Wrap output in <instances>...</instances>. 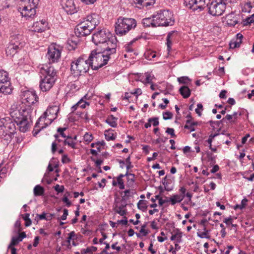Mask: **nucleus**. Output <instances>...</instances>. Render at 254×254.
Masks as SVG:
<instances>
[{
	"mask_svg": "<svg viewBox=\"0 0 254 254\" xmlns=\"http://www.w3.org/2000/svg\"><path fill=\"white\" fill-rule=\"evenodd\" d=\"M181 235H179V237H178L176 240V243L175 244V249L176 251H178L180 249V246L179 245L178 243L181 242Z\"/></svg>",
	"mask_w": 254,
	"mask_h": 254,
	"instance_id": "58",
	"label": "nucleus"
},
{
	"mask_svg": "<svg viewBox=\"0 0 254 254\" xmlns=\"http://www.w3.org/2000/svg\"><path fill=\"white\" fill-rule=\"evenodd\" d=\"M21 40L22 36L19 34L11 36L10 41L5 49L7 56L13 57L23 47L24 44Z\"/></svg>",
	"mask_w": 254,
	"mask_h": 254,
	"instance_id": "11",
	"label": "nucleus"
},
{
	"mask_svg": "<svg viewBox=\"0 0 254 254\" xmlns=\"http://www.w3.org/2000/svg\"><path fill=\"white\" fill-rule=\"evenodd\" d=\"M39 2V0H21L18 10L22 16L27 19L33 17L36 14V8Z\"/></svg>",
	"mask_w": 254,
	"mask_h": 254,
	"instance_id": "9",
	"label": "nucleus"
},
{
	"mask_svg": "<svg viewBox=\"0 0 254 254\" xmlns=\"http://www.w3.org/2000/svg\"><path fill=\"white\" fill-rule=\"evenodd\" d=\"M149 122H151L154 127L157 126L159 124V118L158 117H154L148 119Z\"/></svg>",
	"mask_w": 254,
	"mask_h": 254,
	"instance_id": "48",
	"label": "nucleus"
},
{
	"mask_svg": "<svg viewBox=\"0 0 254 254\" xmlns=\"http://www.w3.org/2000/svg\"><path fill=\"white\" fill-rule=\"evenodd\" d=\"M67 195H66V194L64 195V197L62 198V201L64 203H66V205L67 207H69L71 205V203L67 198V196L69 195V193L68 192H67Z\"/></svg>",
	"mask_w": 254,
	"mask_h": 254,
	"instance_id": "50",
	"label": "nucleus"
},
{
	"mask_svg": "<svg viewBox=\"0 0 254 254\" xmlns=\"http://www.w3.org/2000/svg\"><path fill=\"white\" fill-rule=\"evenodd\" d=\"M156 27L171 26L174 23L173 14L169 10H161L153 15Z\"/></svg>",
	"mask_w": 254,
	"mask_h": 254,
	"instance_id": "10",
	"label": "nucleus"
},
{
	"mask_svg": "<svg viewBox=\"0 0 254 254\" xmlns=\"http://www.w3.org/2000/svg\"><path fill=\"white\" fill-rule=\"evenodd\" d=\"M178 36V33L177 31H171L169 32L167 36L166 40H167V46L168 50L169 51L171 49L172 42Z\"/></svg>",
	"mask_w": 254,
	"mask_h": 254,
	"instance_id": "23",
	"label": "nucleus"
},
{
	"mask_svg": "<svg viewBox=\"0 0 254 254\" xmlns=\"http://www.w3.org/2000/svg\"><path fill=\"white\" fill-rule=\"evenodd\" d=\"M105 139L108 141L113 140L116 138V136L114 135V133L110 132L109 130L105 131Z\"/></svg>",
	"mask_w": 254,
	"mask_h": 254,
	"instance_id": "40",
	"label": "nucleus"
},
{
	"mask_svg": "<svg viewBox=\"0 0 254 254\" xmlns=\"http://www.w3.org/2000/svg\"><path fill=\"white\" fill-rule=\"evenodd\" d=\"M138 208L145 211L147 208V201L145 200H139L137 203Z\"/></svg>",
	"mask_w": 254,
	"mask_h": 254,
	"instance_id": "36",
	"label": "nucleus"
},
{
	"mask_svg": "<svg viewBox=\"0 0 254 254\" xmlns=\"http://www.w3.org/2000/svg\"><path fill=\"white\" fill-rule=\"evenodd\" d=\"M87 95H85L78 102L80 103V104L79 105V107H80L82 109H84L87 105L89 106L90 104L89 102L84 100V99H87Z\"/></svg>",
	"mask_w": 254,
	"mask_h": 254,
	"instance_id": "37",
	"label": "nucleus"
},
{
	"mask_svg": "<svg viewBox=\"0 0 254 254\" xmlns=\"http://www.w3.org/2000/svg\"><path fill=\"white\" fill-rule=\"evenodd\" d=\"M35 196H41L44 193V189L40 185H36L33 190Z\"/></svg>",
	"mask_w": 254,
	"mask_h": 254,
	"instance_id": "33",
	"label": "nucleus"
},
{
	"mask_svg": "<svg viewBox=\"0 0 254 254\" xmlns=\"http://www.w3.org/2000/svg\"><path fill=\"white\" fill-rule=\"evenodd\" d=\"M104 53L102 50H100L98 49L91 52L89 56V60L91 63L92 69L97 70L107 64L109 61H111L113 62L115 61Z\"/></svg>",
	"mask_w": 254,
	"mask_h": 254,
	"instance_id": "6",
	"label": "nucleus"
},
{
	"mask_svg": "<svg viewBox=\"0 0 254 254\" xmlns=\"http://www.w3.org/2000/svg\"><path fill=\"white\" fill-rule=\"evenodd\" d=\"M117 120L118 119L113 115H110L106 119V122L111 127H116L117 126Z\"/></svg>",
	"mask_w": 254,
	"mask_h": 254,
	"instance_id": "32",
	"label": "nucleus"
},
{
	"mask_svg": "<svg viewBox=\"0 0 254 254\" xmlns=\"http://www.w3.org/2000/svg\"><path fill=\"white\" fill-rule=\"evenodd\" d=\"M21 241L20 240L18 237H13L11 239L10 244L8 246V248H11L12 246L17 245Z\"/></svg>",
	"mask_w": 254,
	"mask_h": 254,
	"instance_id": "42",
	"label": "nucleus"
},
{
	"mask_svg": "<svg viewBox=\"0 0 254 254\" xmlns=\"http://www.w3.org/2000/svg\"><path fill=\"white\" fill-rule=\"evenodd\" d=\"M123 177H124V175L121 174L116 178L117 185L120 190H123L125 189V184L123 180Z\"/></svg>",
	"mask_w": 254,
	"mask_h": 254,
	"instance_id": "35",
	"label": "nucleus"
},
{
	"mask_svg": "<svg viewBox=\"0 0 254 254\" xmlns=\"http://www.w3.org/2000/svg\"><path fill=\"white\" fill-rule=\"evenodd\" d=\"M7 172V169L3 166V162L0 164V177H3Z\"/></svg>",
	"mask_w": 254,
	"mask_h": 254,
	"instance_id": "49",
	"label": "nucleus"
},
{
	"mask_svg": "<svg viewBox=\"0 0 254 254\" xmlns=\"http://www.w3.org/2000/svg\"><path fill=\"white\" fill-rule=\"evenodd\" d=\"M226 119L229 121V122L231 124L235 123V120L233 119V117L232 115H227L225 118H223L221 121L225 122V120Z\"/></svg>",
	"mask_w": 254,
	"mask_h": 254,
	"instance_id": "56",
	"label": "nucleus"
},
{
	"mask_svg": "<svg viewBox=\"0 0 254 254\" xmlns=\"http://www.w3.org/2000/svg\"><path fill=\"white\" fill-rule=\"evenodd\" d=\"M38 101V97L35 92L27 90L23 92L21 102L11 105L9 114L14 119L20 131L26 132L31 126L34 109L32 106Z\"/></svg>",
	"mask_w": 254,
	"mask_h": 254,
	"instance_id": "1",
	"label": "nucleus"
},
{
	"mask_svg": "<svg viewBox=\"0 0 254 254\" xmlns=\"http://www.w3.org/2000/svg\"><path fill=\"white\" fill-rule=\"evenodd\" d=\"M125 176L127 177V186L129 187H132L135 182V175L133 174L128 173L127 171L124 175V177Z\"/></svg>",
	"mask_w": 254,
	"mask_h": 254,
	"instance_id": "31",
	"label": "nucleus"
},
{
	"mask_svg": "<svg viewBox=\"0 0 254 254\" xmlns=\"http://www.w3.org/2000/svg\"><path fill=\"white\" fill-rule=\"evenodd\" d=\"M180 94L184 98H188L190 96V90L187 86H183L179 89Z\"/></svg>",
	"mask_w": 254,
	"mask_h": 254,
	"instance_id": "29",
	"label": "nucleus"
},
{
	"mask_svg": "<svg viewBox=\"0 0 254 254\" xmlns=\"http://www.w3.org/2000/svg\"><path fill=\"white\" fill-rule=\"evenodd\" d=\"M13 121L9 118L0 119V136L7 141H10L16 133L15 124H17L14 119Z\"/></svg>",
	"mask_w": 254,
	"mask_h": 254,
	"instance_id": "7",
	"label": "nucleus"
},
{
	"mask_svg": "<svg viewBox=\"0 0 254 254\" xmlns=\"http://www.w3.org/2000/svg\"><path fill=\"white\" fill-rule=\"evenodd\" d=\"M41 77L57 78V71L50 64L43 65L40 70Z\"/></svg>",
	"mask_w": 254,
	"mask_h": 254,
	"instance_id": "16",
	"label": "nucleus"
},
{
	"mask_svg": "<svg viewBox=\"0 0 254 254\" xmlns=\"http://www.w3.org/2000/svg\"><path fill=\"white\" fill-rule=\"evenodd\" d=\"M172 117L173 114L170 112L167 111L163 114V118L165 120L171 119Z\"/></svg>",
	"mask_w": 254,
	"mask_h": 254,
	"instance_id": "53",
	"label": "nucleus"
},
{
	"mask_svg": "<svg viewBox=\"0 0 254 254\" xmlns=\"http://www.w3.org/2000/svg\"><path fill=\"white\" fill-rule=\"evenodd\" d=\"M136 25V21L133 18L119 17L116 23V33L120 36L126 35L128 31L134 29Z\"/></svg>",
	"mask_w": 254,
	"mask_h": 254,
	"instance_id": "8",
	"label": "nucleus"
},
{
	"mask_svg": "<svg viewBox=\"0 0 254 254\" xmlns=\"http://www.w3.org/2000/svg\"><path fill=\"white\" fill-rule=\"evenodd\" d=\"M70 160L67 155L64 154L62 156V162L63 164H66L70 162Z\"/></svg>",
	"mask_w": 254,
	"mask_h": 254,
	"instance_id": "60",
	"label": "nucleus"
},
{
	"mask_svg": "<svg viewBox=\"0 0 254 254\" xmlns=\"http://www.w3.org/2000/svg\"><path fill=\"white\" fill-rule=\"evenodd\" d=\"M204 229V231L198 232L197 236L200 238H209L208 231L205 228Z\"/></svg>",
	"mask_w": 254,
	"mask_h": 254,
	"instance_id": "47",
	"label": "nucleus"
},
{
	"mask_svg": "<svg viewBox=\"0 0 254 254\" xmlns=\"http://www.w3.org/2000/svg\"><path fill=\"white\" fill-rule=\"evenodd\" d=\"M253 23H254V14H253L251 17H247L245 20L242 19V23L244 26H246Z\"/></svg>",
	"mask_w": 254,
	"mask_h": 254,
	"instance_id": "39",
	"label": "nucleus"
},
{
	"mask_svg": "<svg viewBox=\"0 0 254 254\" xmlns=\"http://www.w3.org/2000/svg\"><path fill=\"white\" fill-rule=\"evenodd\" d=\"M235 0H209L206 7L208 12L213 16H221L225 11L229 4L233 3Z\"/></svg>",
	"mask_w": 254,
	"mask_h": 254,
	"instance_id": "5",
	"label": "nucleus"
},
{
	"mask_svg": "<svg viewBox=\"0 0 254 254\" xmlns=\"http://www.w3.org/2000/svg\"><path fill=\"white\" fill-rule=\"evenodd\" d=\"M184 199V197L179 194H174L169 198V200L172 205H174L177 203H180Z\"/></svg>",
	"mask_w": 254,
	"mask_h": 254,
	"instance_id": "30",
	"label": "nucleus"
},
{
	"mask_svg": "<svg viewBox=\"0 0 254 254\" xmlns=\"http://www.w3.org/2000/svg\"><path fill=\"white\" fill-rule=\"evenodd\" d=\"M54 189L58 193H60L64 191V186H60L57 184L54 187Z\"/></svg>",
	"mask_w": 254,
	"mask_h": 254,
	"instance_id": "57",
	"label": "nucleus"
},
{
	"mask_svg": "<svg viewBox=\"0 0 254 254\" xmlns=\"http://www.w3.org/2000/svg\"><path fill=\"white\" fill-rule=\"evenodd\" d=\"M248 202V200L247 198H244L242 201H241V203L240 205H238L237 204L236 206V208H240V209H243L245 207V206H246L247 205V202Z\"/></svg>",
	"mask_w": 254,
	"mask_h": 254,
	"instance_id": "51",
	"label": "nucleus"
},
{
	"mask_svg": "<svg viewBox=\"0 0 254 254\" xmlns=\"http://www.w3.org/2000/svg\"><path fill=\"white\" fill-rule=\"evenodd\" d=\"M60 111V108L56 105L49 106L46 111L39 118L37 121L34 129L33 134L36 136L41 130V128L37 129L40 122L44 121V126H42V128H44L50 125L58 117V114Z\"/></svg>",
	"mask_w": 254,
	"mask_h": 254,
	"instance_id": "3",
	"label": "nucleus"
},
{
	"mask_svg": "<svg viewBox=\"0 0 254 254\" xmlns=\"http://www.w3.org/2000/svg\"><path fill=\"white\" fill-rule=\"evenodd\" d=\"M177 80L180 83L184 84H188L190 81V79L188 76L178 77Z\"/></svg>",
	"mask_w": 254,
	"mask_h": 254,
	"instance_id": "43",
	"label": "nucleus"
},
{
	"mask_svg": "<svg viewBox=\"0 0 254 254\" xmlns=\"http://www.w3.org/2000/svg\"><path fill=\"white\" fill-rule=\"evenodd\" d=\"M8 0H0V10L8 7Z\"/></svg>",
	"mask_w": 254,
	"mask_h": 254,
	"instance_id": "54",
	"label": "nucleus"
},
{
	"mask_svg": "<svg viewBox=\"0 0 254 254\" xmlns=\"http://www.w3.org/2000/svg\"><path fill=\"white\" fill-rule=\"evenodd\" d=\"M84 140L86 141V142H91L93 139V137L92 136V134H90L88 132H86L84 136Z\"/></svg>",
	"mask_w": 254,
	"mask_h": 254,
	"instance_id": "52",
	"label": "nucleus"
},
{
	"mask_svg": "<svg viewBox=\"0 0 254 254\" xmlns=\"http://www.w3.org/2000/svg\"><path fill=\"white\" fill-rule=\"evenodd\" d=\"M40 87L43 92L49 91L54 85L57 78L41 77Z\"/></svg>",
	"mask_w": 254,
	"mask_h": 254,
	"instance_id": "17",
	"label": "nucleus"
},
{
	"mask_svg": "<svg viewBox=\"0 0 254 254\" xmlns=\"http://www.w3.org/2000/svg\"><path fill=\"white\" fill-rule=\"evenodd\" d=\"M89 57L81 56L73 61L70 64V70L71 73L74 76H79L86 73L90 67H92Z\"/></svg>",
	"mask_w": 254,
	"mask_h": 254,
	"instance_id": "4",
	"label": "nucleus"
},
{
	"mask_svg": "<svg viewBox=\"0 0 254 254\" xmlns=\"http://www.w3.org/2000/svg\"><path fill=\"white\" fill-rule=\"evenodd\" d=\"M112 34L107 29H101L92 35L93 42L96 45H104L107 41L110 39Z\"/></svg>",
	"mask_w": 254,
	"mask_h": 254,
	"instance_id": "13",
	"label": "nucleus"
},
{
	"mask_svg": "<svg viewBox=\"0 0 254 254\" xmlns=\"http://www.w3.org/2000/svg\"><path fill=\"white\" fill-rule=\"evenodd\" d=\"M125 51L127 52H132L133 51V48L131 46L129 45V44H126L124 47Z\"/></svg>",
	"mask_w": 254,
	"mask_h": 254,
	"instance_id": "64",
	"label": "nucleus"
},
{
	"mask_svg": "<svg viewBox=\"0 0 254 254\" xmlns=\"http://www.w3.org/2000/svg\"><path fill=\"white\" fill-rule=\"evenodd\" d=\"M195 0H184V4L189 8L192 9L195 8V4H196Z\"/></svg>",
	"mask_w": 254,
	"mask_h": 254,
	"instance_id": "38",
	"label": "nucleus"
},
{
	"mask_svg": "<svg viewBox=\"0 0 254 254\" xmlns=\"http://www.w3.org/2000/svg\"><path fill=\"white\" fill-rule=\"evenodd\" d=\"M127 205V204L126 201L122 199L120 202H117L115 204L114 210L121 216H125L127 213V210L126 208Z\"/></svg>",
	"mask_w": 254,
	"mask_h": 254,
	"instance_id": "20",
	"label": "nucleus"
},
{
	"mask_svg": "<svg viewBox=\"0 0 254 254\" xmlns=\"http://www.w3.org/2000/svg\"><path fill=\"white\" fill-rule=\"evenodd\" d=\"M243 35L241 33H238L237 34V38L235 40H232L230 44V47L231 49H234L237 47H239L242 41Z\"/></svg>",
	"mask_w": 254,
	"mask_h": 254,
	"instance_id": "22",
	"label": "nucleus"
},
{
	"mask_svg": "<svg viewBox=\"0 0 254 254\" xmlns=\"http://www.w3.org/2000/svg\"><path fill=\"white\" fill-rule=\"evenodd\" d=\"M184 128L190 129V132L194 131L195 130V128L191 124L190 120H187L186 124L184 126Z\"/></svg>",
	"mask_w": 254,
	"mask_h": 254,
	"instance_id": "46",
	"label": "nucleus"
},
{
	"mask_svg": "<svg viewBox=\"0 0 254 254\" xmlns=\"http://www.w3.org/2000/svg\"><path fill=\"white\" fill-rule=\"evenodd\" d=\"M195 1H196V4H195V8H193V10L199 9L200 10H202L206 7L207 3L209 2V0H195Z\"/></svg>",
	"mask_w": 254,
	"mask_h": 254,
	"instance_id": "25",
	"label": "nucleus"
},
{
	"mask_svg": "<svg viewBox=\"0 0 254 254\" xmlns=\"http://www.w3.org/2000/svg\"><path fill=\"white\" fill-rule=\"evenodd\" d=\"M47 214L45 212H43L42 214L36 215V217H38L40 220H46Z\"/></svg>",
	"mask_w": 254,
	"mask_h": 254,
	"instance_id": "63",
	"label": "nucleus"
},
{
	"mask_svg": "<svg viewBox=\"0 0 254 254\" xmlns=\"http://www.w3.org/2000/svg\"><path fill=\"white\" fill-rule=\"evenodd\" d=\"M64 144L68 145L72 148H75V143L73 141L71 137L67 136V137L64 140Z\"/></svg>",
	"mask_w": 254,
	"mask_h": 254,
	"instance_id": "34",
	"label": "nucleus"
},
{
	"mask_svg": "<svg viewBox=\"0 0 254 254\" xmlns=\"http://www.w3.org/2000/svg\"><path fill=\"white\" fill-rule=\"evenodd\" d=\"M63 7L68 14H72L77 12L73 0H65V1L63 2Z\"/></svg>",
	"mask_w": 254,
	"mask_h": 254,
	"instance_id": "19",
	"label": "nucleus"
},
{
	"mask_svg": "<svg viewBox=\"0 0 254 254\" xmlns=\"http://www.w3.org/2000/svg\"><path fill=\"white\" fill-rule=\"evenodd\" d=\"M124 195L122 196V199L125 200L128 198L129 196H131L134 194V191L133 190H126L124 191Z\"/></svg>",
	"mask_w": 254,
	"mask_h": 254,
	"instance_id": "41",
	"label": "nucleus"
},
{
	"mask_svg": "<svg viewBox=\"0 0 254 254\" xmlns=\"http://www.w3.org/2000/svg\"><path fill=\"white\" fill-rule=\"evenodd\" d=\"M155 197L156 198H158V203L160 206H162L165 203L170 202V201L169 200V198L167 197H166L165 199H163L159 195H155Z\"/></svg>",
	"mask_w": 254,
	"mask_h": 254,
	"instance_id": "44",
	"label": "nucleus"
},
{
	"mask_svg": "<svg viewBox=\"0 0 254 254\" xmlns=\"http://www.w3.org/2000/svg\"><path fill=\"white\" fill-rule=\"evenodd\" d=\"M86 20L79 23L75 29V33L78 37L89 35L92 30L100 23V17L96 13H91L87 16Z\"/></svg>",
	"mask_w": 254,
	"mask_h": 254,
	"instance_id": "2",
	"label": "nucleus"
},
{
	"mask_svg": "<svg viewBox=\"0 0 254 254\" xmlns=\"http://www.w3.org/2000/svg\"><path fill=\"white\" fill-rule=\"evenodd\" d=\"M166 132L168 134L171 135L172 137L176 136V135L174 132V129L173 128L167 127L166 130Z\"/></svg>",
	"mask_w": 254,
	"mask_h": 254,
	"instance_id": "59",
	"label": "nucleus"
},
{
	"mask_svg": "<svg viewBox=\"0 0 254 254\" xmlns=\"http://www.w3.org/2000/svg\"><path fill=\"white\" fill-rule=\"evenodd\" d=\"M130 1L135 4L147 6L153 5L155 0H130Z\"/></svg>",
	"mask_w": 254,
	"mask_h": 254,
	"instance_id": "27",
	"label": "nucleus"
},
{
	"mask_svg": "<svg viewBox=\"0 0 254 254\" xmlns=\"http://www.w3.org/2000/svg\"><path fill=\"white\" fill-rule=\"evenodd\" d=\"M207 156L208 160L211 161V163L214 164L215 163V157L212 153H208Z\"/></svg>",
	"mask_w": 254,
	"mask_h": 254,
	"instance_id": "62",
	"label": "nucleus"
},
{
	"mask_svg": "<svg viewBox=\"0 0 254 254\" xmlns=\"http://www.w3.org/2000/svg\"><path fill=\"white\" fill-rule=\"evenodd\" d=\"M241 8V11L242 13H250L251 11L253 6L250 1H243L240 4Z\"/></svg>",
	"mask_w": 254,
	"mask_h": 254,
	"instance_id": "24",
	"label": "nucleus"
},
{
	"mask_svg": "<svg viewBox=\"0 0 254 254\" xmlns=\"http://www.w3.org/2000/svg\"><path fill=\"white\" fill-rule=\"evenodd\" d=\"M61 56V52L55 45H51L49 47L46 57L50 63L57 62Z\"/></svg>",
	"mask_w": 254,
	"mask_h": 254,
	"instance_id": "15",
	"label": "nucleus"
},
{
	"mask_svg": "<svg viewBox=\"0 0 254 254\" xmlns=\"http://www.w3.org/2000/svg\"><path fill=\"white\" fill-rule=\"evenodd\" d=\"M66 129V127H59L57 129V131L59 133V137H62L65 139L67 136H66L64 131Z\"/></svg>",
	"mask_w": 254,
	"mask_h": 254,
	"instance_id": "45",
	"label": "nucleus"
},
{
	"mask_svg": "<svg viewBox=\"0 0 254 254\" xmlns=\"http://www.w3.org/2000/svg\"><path fill=\"white\" fill-rule=\"evenodd\" d=\"M203 110V106L201 104L199 103L197 105V108L195 109V111L198 116H201V112Z\"/></svg>",
	"mask_w": 254,
	"mask_h": 254,
	"instance_id": "55",
	"label": "nucleus"
},
{
	"mask_svg": "<svg viewBox=\"0 0 254 254\" xmlns=\"http://www.w3.org/2000/svg\"><path fill=\"white\" fill-rule=\"evenodd\" d=\"M167 139H168V138L166 137H159L158 138L156 139L155 143H160L161 142L164 143L167 141Z\"/></svg>",
	"mask_w": 254,
	"mask_h": 254,
	"instance_id": "61",
	"label": "nucleus"
},
{
	"mask_svg": "<svg viewBox=\"0 0 254 254\" xmlns=\"http://www.w3.org/2000/svg\"><path fill=\"white\" fill-rule=\"evenodd\" d=\"M227 24L230 26H234L237 24L242 23V16L241 14L231 13L227 16Z\"/></svg>",
	"mask_w": 254,
	"mask_h": 254,
	"instance_id": "18",
	"label": "nucleus"
},
{
	"mask_svg": "<svg viewBox=\"0 0 254 254\" xmlns=\"http://www.w3.org/2000/svg\"><path fill=\"white\" fill-rule=\"evenodd\" d=\"M118 41L115 36L111 35L110 39L108 40L105 44L103 45L104 47L102 49L106 55L109 56L115 60L117 57V48Z\"/></svg>",
	"mask_w": 254,
	"mask_h": 254,
	"instance_id": "12",
	"label": "nucleus"
},
{
	"mask_svg": "<svg viewBox=\"0 0 254 254\" xmlns=\"http://www.w3.org/2000/svg\"><path fill=\"white\" fill-rule=\"evenodd\" d=\"M0 90L4 94H10L12 91L8 73L0 69Z\"/></svg>",
	"mask_w": 254,
	"mask_h": 254,
	"instance_id": "14",
	"label": "nucleus"
},
{
	"mask_svg": "<svg viewBox=\"0 0 254 254\" xmlns=\"http://www.w3.org/2000/svg\"><path fill=\"white\" fill-rule=\"evenodd\" d=\"M142 24L144 27H156L155 23V20H154L153 15L152 17L143 18L142 20Z\"/></svg>",
	"mask_w": 254,
	"mask_h": 254,
	"instance_id": "28",
	"label": "nucleus"
},
{
	"mask_svg": "<svg viewBox=\"0 0 254 254\" xmlns=\"http://www.w3.org/2000/svg\"><path fill=\"white\" fill-rule=\"evenodd\" d=\"M154 78L153 75L151 74L148 72H146L144 75L140 77V80L146 84V83L151 84L152 82V80Z\"/></svg>",
	"mask_w": 254,
	"mask_h": 254,
	"instance_id": "26",
	"label": "nucleus"
},
{
	"mask_svg": "<svg viewBox=\"0 0 254 254\" xmlns=\"http://www.w3.org/2000/svg\"><path fill=\"white\" fill-rule=\"evenodd\" d=\"M47 26L48 24L46 20L43 19L33 24V30L37 32H42L47 29Z\"/></svg>",
	"mask_w": 254,
	"mask_h": 254,
	"instance_id": "21",
	"label": "nucleus"
}]
</instances>
